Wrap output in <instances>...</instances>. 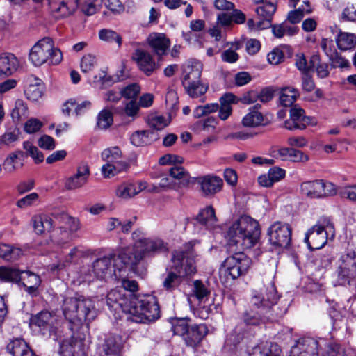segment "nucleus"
<instances>
[{
	"mask_svg": "<svg viewBox=\"0 0 356 356\" xmlns=\"http://www.w3.org/2000/svg\"><path fill=\"white\" fill-rule=\"evenodd\" d=\"M339 277L344 281L356 277V254L355 252H348L341 256L338 268Z\"/></svg>",
	"mask_w": 356,
	"mask_h": 356,
	"instance_id": "15",
	"label": "nucleus"
},
{
	"mask_svg": "<svg viewBox=\"0 0 356 356\" xmlns=\"http://www.w3.org/2000/svg\"><path fill=\"white\" fill-rule=\"evenodd\" d=\"M23 147L26 150L27 155L30 156L36 163H41L44 161V156L40 152L37 147L33 145L29 141H25L23 143Z\"/></svg>",
	"mask_w": 356,
	"mask_h": 356,
	"instance_id": "52",
	"label": "nucleus"
},
{
	"mask_svg": "<svg viewBox=\"0 0 356 356\" xmlns=\"http://www.w3.org/2000/svg\"><path fill=\"white\" fill-rule=\"evenodd\" d=\"M245 327L243 324H238L227 336L226 343L229 345L236 346L245 337Z\"/></svg>",
	"mask_w": 356,
	"mask_h": 356,
	"instance_id": "47",
	"label": "nucleus"
},
{
	"mask_svg": "<svg viewBox=\"0 0 356 356\" xmlns=\"http://www.w3.org/2000/svg\"><path fill=\"white\" fill-rule=\"evenodd\" d=\"M136 295L127 292L124 289H115L111 290L106 296V303L109 308L115 312L122 310L130 316L134 305Z\"/></svg>",
	"mask_w": 356,
	"mask_h": 356,
	"instance_id": "9",
	"label": "nucleus"
},
{
	"mask_svg": "<svg viewBox=\"0 0 356 356\" xmlns=\"http://www.w3.org/2000/svg\"><path fill=\"white\" fill-rule=\"evenodd\" d=\"M29 111L26 103L22 99H17L11 111V118L15 123H19L28 118Z\"/></svg>",
	"mask_w": 356,
	"mask_h": 356,
	"instance_id": "37",
	"label": "nucleus"
},
{
	"mask_svg": "<svg viewBox=\"0 0 356 356\" xmlns=\"http://www.w3.org/2000/svg\"><path fill=\"white\" fill-rule=\"evenodd\" d=\"M150 134L149 131H136L131 136V143L136 147L146 145L150 143V139L149 138Z\"/></svg>",
	"mask_w": 356,
	"mask_h": 356,
	"instance_id": "48",
	"label": "nucleus"
},
{
	"mask_svg": "<svg viewBox=\"0 0 356 356\" xmlns=\"http://www.w3.org/2000/svg\"><path fill=\"white\" fill-rule=\"evenodd\" d=\"M33 226L37 234L51 232L53 228V219L47 215L35 216L33 219Z\"/></svg>",
	"mask_w": 356,
	"mask_h": 356,
	"instance_id": "35",
	"label": "nucleus"
},
{
	"mask_svg": "<svg viewBox=\"0 0 356 356\" xmlns=\"http://www.w3.org/2000/svg\"><path fill=\"white\" fill-rule=\"evenodd\" d=\"M147 41L154 54L159 57L165 54L170 45V40L163 33H152L149 35Z\"/></svg>",
	"mask_w": 356,
	"mask_h": 356,
	"instance_id": "22",
	"label": "nucleus"
},
{
	"mask_svg": "<svg viewBox=\"0 0 356 356\" xmlns=\"http://www.w3.org/2000/svg\"><path fill=\"white\" fill-rule=\"evenodd\" d=\"M87 352L84 341L74 337L64 340L59 351L60 356H87Z\"/></svg>",
	"mask_w": 356,
	"mask_h": 356,
	"instance_id": "16",
	"label": "nucleus"
},
{
	"mask_svg": "<svg viewBox=\"0 0 356 356\" xmlns=\"http://www.w3.org/2000/svg\"><path fill=\"white\" fill-rule=\"evenodd\" d=\"M280 296L273 282L264 284L259 290L252 291L249 309L243 315L244 327L259 326L270 317L273 307L277 304Z\"/></svg>",
	"mask_w": 356,
	"mask_h": 356,
	"instance_id": "1",
	"label": "nucleus"
},
{
	"mask_svg": "<svg viewBox=\"0 0 356 356\" xmlns=\"http://www.w3.org/2000/svg\"><path fill=\"white\" fill-rule=\"evenodd\" d=\"M93 82L96 87L104 88L112 83V79L105 71H100L94 76Z\"/></svg>",
	"mask_w": 356,
	"mask_h": 356,
	"instance_id": "61",
	"label": "nucleus"
},
{
	"mask_svg": "<svg viewBox=\"0 0 356 356\" xmlns=\"http://www.w3.org/2000/svg\"><path fill=\"white\" fill-rule=\"evenodd\" d=\"M184 88L190 97L197 98L207 92L208 85L202 83V81H199L197 83H191L189 88Z\"/></svg>",
	"mask_w": 356,
	"mask_h": 356,
	"instance_id": "50",
	"label": "nucleus"
},
{
	"mask_svg": "<svg viewBox=\"0 0 356 356\" xmlns=\"http://www.w3.org/2000/svg\"><path fill=\"white\" fill-rule=\"evenodd\" d=\"M198 183L204 195H213L219 192L222 186V179L217 176L207 175L198 178Z\"/></svg>",
	"mask_w": 356,
	"mask_h": 356,
	"instance_id": "24",
	"label": "nucleus"
},
{
	"mask_svg": "<svg viewBox=\"0 0 356 356\" xmlns=\"http://www.w3.org/2000/svg\"><path fill=\"white\" fill-rule=\"evenodd\" d=\"M23 255L21 248L0 243V257L7 261H15Z\"/></svg>",
	"mask_w": 356,
	"mask_h": 356,
	"instance_id": "39",
	"label": "nucleus"
},
{
	"mask_svg": "<svg viewBox=\"0 0 356 356\" xmlns=\"http://www.w3.org/2000/svg\"><path fill=\"white\" fill-rule=\"evenodd\" d=\"M188 330V322L185 319L178 320L172 325V330L177 335L185 337Z\"/></svg>",
	"mask_w": 356,
	"mask_h": 356,
	"instance_id": "64",
	"label": "nucleus"
},
{
	"mask_svg": "<svg viewBox=\"0 0 356 356\" xmlns=\"http://www.w3.org/2000/svg\"><path fill=\"white\" fill-rule=\"evenodd\" d=\"M29 85L26 86L24 94L31 101L36 102L43 95L44 86L41 79L31 76L28 79Z\"/></svg>",
	"mask_w": 356,
	"mask_h": 356,
	"instance_id": "28",
	"label": "nucleus"
},
{
	"mask_svg": "<svg viewBox=\"0 0 356 356\" xmlns=\"http://www.w3.org/2000/svg\"><path fill=\"white\" fill-rule=\"evenodd\" d=\"M326 344L323 339L316 340L312 337L300 339L293 346L292 352L297 356H323L322 348Z\"/></svg>",
	"mask_w": 356,
	"mask_h": 356,
	"instance_id": "13",
	"label": "nucleus"
},
{
	"mask_svg": "<svg viewBox=\"0 0 356 356\" xmlns=\"http://www.w3.org/2000/svg\"><path fill=\"white\" fill-rule=\"evenodd\" d=\"M102 174L104 178L112 177L117 174L127 170L123 168L119 167L118 165L106 163L102 167Z\"/></svg>",
	"mask_w": 356,
	"mask_h": 356,
	"instance_id": "56",
	"label": "nucleus"
},
{
	"mask_svg": "<svg viewBox=\"0 0 356 356\" xmlns=\"http://www.w3.org/2000/svg\"><path fill=\"white\" fill-rule=\"evenodd\" d=\"M261 105L257 104L249 108V112L243 118L242 124L246 127H256L264 124V118L259 111Z\"/></svg>",
	"mask_w": 356,
	"mask_h": 356,
	"instance_id": "31",
	"label": "nucleus"
},
{
	"mask_svg": "<svg viewBox=\"0 0 356 356\" xmlns=\"http://www.w3.org/2000/svg\"><path fill=\"white\" fill-rule=\"evenodd\" d=\"M193 293L195 297L200 300L202 301L204 299L207 298V297L210 294V291L206 287V286L199 280H195L194 282V289Z\"/></svg>",
	"mask_w": 356,
	"mask_h": 356,
	"instance_id": "60",
	"label": "nucleus"
},
{
	"mask_svg": "<svg viewBox=\"0 0 356 356\" xmlns=\"http://www.w3.org/2000/svg\"><path fill=\"white\" fill-rule=\"evenodd\" d=\"M30 321L41 330L51 331L58 324V318L54 312L43 310L32 315Z\"/></svg>",
	"mask_w": 356,
	"mask_h": 356,
	"instance_id": "17",
	"label": "nucleus"
},
{
	"mask_svg": "<svg viewBox=\"0 0 356 356\" xmlns=\"http://www.w3.org/2000/svg\"><path fill=\"white\" fill-rule=\"evenodd\" d=\"M299 96L298 91L293 87H284L280 93V102L284 106H291Z\"/></svg>",
	"mask_w": 356,
	"mask_h": 356,
	"instance_id": "44",
	"label": "nucleus"
},
{
	"mask_svg": "<svg viewBox=\"0 0 356 356\" xmlns=\"http://www.w3.org/2000/svg\"><path fill=\"white\" fill-rule=\"evenodd\" d=\"M263 350V356H279L280 349L279 346L271 341H264L261 343Z\"/></svg>",
	"mask_w": 356,
	"mask_h": 356,
	"instance_id": "59",
	"label": "nucleus"
},
{
	"mask_svg": "<svg viewBox=\"0 0 356 356\" xmlns=\"http://www.w3.org/2000/svg\"><path fill=\"white\" fill-rule=\"evenodd\" d=\"M102 3L103 0H81V10L86 15H92L99 9Z\"/></svg>",
	"mask_w": 356,
	"mask_h": 356,
	"instance_id": "49",
	"label": "nucleus"
},
{
	"mask_svg": "<svg viewBox=\"0 0 356 356\" xmlns=\"http://www.w3.org/2000/svg\"><path fill=\"white\" fill-rule=\"evenodd\" d=\"M29 60L35 66H41L46 63L58 65L63 60V54L55 46L53 40L47 37L39 40L31 48Z\"/></svg>",
	"mask_w": 356,
	"mask_h": 356,
	"instance_id": "7",
	"label": "nucleus"
},
{
	"mask_svg": "<svg viewBox=\"0 0 356 356\" xmlns=\"http://www.w3.org/2000/svg\"><path fill=\"white\" fill-rule=\"evenodd\" d=\"M79 298V310L77 314V325L86 321H92L97 316V310L93 301L89 298Z\"/></svg>",
	"mask_w": 356,
	"mask_h": 356,
	"instance_id": "20",
	"label": "nucleus"
},
{
	"mask_svg": "<svg viewBox=\"0 0 356 356\" xmlns=\"http://www.w3.org/2000/svg\"><path fill=\"white\" fill-rule=\"evenodd\" d=\"M102 159L106 163L118 165L128 170L129 163L124 159L122 152L118 146L110 147L104 149L101 154Z\"/></svg>",
	"mask_w": 356,
	"mask_h": 356,
	"instance_id": "23",
	"label": "nucleus"
},
{
	"mask_svg": "<svg viewBox=\"0 0 356 356\" xmlns=\"http://www.w3.org/2000/svg\"><path fill=\"white\" fill-rule=\"evenodd\" d=\"M18 62L12 54H3L0 56V71L5 76H10L17 70Z\"/></svg>",
	"mask_w": 356,
	"mask_h": 356,
	"instance_id": "33",
	"label": "nucleus"
},
{
	"mask_svg": "<svg viewBox=\"0 0 356 356\" xmlns=\"http://www.w3.org/2000/svg\"><path fill=\"white\" fill-rule=\"evenodd\" d=\"M130 316L128 318L136 323H150L160 317V308L156 298L150 295L136 296Z\"/></svg>",
	"mask_w": 356,
	"mask_h": 356,
	"instance_id": "5",
	"label": "nucleus"
},
{
	"mask_svg": "<svg viewBox=\"0 0 356 356\" xmlns=\"http://www.w3.org/2000/svg\"><path fill=\"white\" fill-rule=\"evenodd\" d=\"M113 115L108 110H102L97 117V127L101 129H108L113 123Z\"/></svg>",
	"mask_w": 356,
	"mask_h": 356,
	"instance_id": "55",
	"label": "nucleus"
},
{
	"mask_svg": "<svg viewBox=\"0 0 356 356\" xmlns=\"http://www.w3.org/2000/svg\"><path fill=\"white\" fill-rule=\"evenodd\" d=\"M193 245L191 243H189L186 246V252L177 251L172 256L173 267L179 275H189L195 272Z\"/></svg>",
	"mask_w": 356,
	"mask_h": 356,
	"instance_id": "11",
	"label": "nucleus"
},
{
	"mask_svg": "<svg viewBox=\"0 0 356 356\" xmlns=\"http://www.w3.org/2000/svg\"><path fill=\"white\" fill-rule=\"evenodd\" d=\"M335 229L328 217H321L305 234L304 241L310 250L322 248L327 241L334 239Z\"/></svg>",
	"mask_w": 356,
	"mask_h": 356,
	"instance_id": "6",
	"label": "nucleus"
},
{
	"mask_svg": "<svg viewBox=\"0 0 356 356\" xmlns=\"http://www.w3.org/2000/svg\"><path fill=\"white\" fill-rule=\"evenodd\" d=\"M232 252L234 254L225 260L223 268L220 271V279L224 284L245 274L252 264L251 259L242 250Z\"/></svg>",
	"mask_w": 356,
	"mask_h": 356,
	"instance_id": "8",
	"label": "nucleus"
},
{
	"mask_svg": "<svg viewBox=\"0 0 356 356\" xmlns=\"http://www.w3.org/2000/svg\"><path fill=\"white\" fill-rule=\"evenodd\" d=\"M43 123L37 118H30L24 124V130L28 134H34L39 131Z\"/></svg>",
	"mask_w": 356,
	"mask_h": 356,
	"instance_id": "63",
	"label": "nucleus"
},
{
	"mask_svg": "<svg viewBox=\"0 0 356 356\" xmlns=\"http://www.w3.org/2000/svg\"><path fill=\"white\" fill-rule=\"evenodd\" d=\"M23 156L24 153L22 151H17L10 154L5 160V168L9 172L15 171L17 168V166L15 165L16 160Z\"/></svg>",
	"mask_w": 356,
	"mask_h": 356,
	"instance_id": "62",
	"label": "nucleus"
},
{
	"mask_svg": "<svg viewBox=\"0 0 356 356\" xmlns=\"http://www.w3.org/2000/svg\"><path fill=\"white\" fill-rule=\"evenodd\" d=\"M22 271L12 267H0V280L19 284Z\"/></svg>",
	"mask_w": 356,
	"mask_h": 356,
	"instance_id": "41",
	"label": "nucleus"
},
{
	"mask_svg": "<svg viewBox=\"0 0 356 356\" xmlns=\"http://www.w3.org/2000/svg\"><path fill=\"white\" fill-rule=\"evenodd\" d=\"M90 170L87 165H81L77 168L76 172L68 177L65 182L67 190H75L83 186L88 181Z\"/></svg>",
	"mask_w": 356,
	"mask_h": 356,
	"instance_id": "21",
	"label": "nucleus"
},
{
	"mask_svg": "<svg viewBox=\"0 0 356 356\" xmlns=\"http://www.w3.org/2000/svg\"><path fill=\"white\" fill-rule=\"evenodd\" d=\"M99 37L100 40L105 41L106 42H116L119 47L122 44L121 36L114 31L110 29H102L99 32Z\"/></svg>",
	"mask_w": 356,
	"mask_h": 356,
	"instance_id": "51",
	"label": "nucleus"
},
{
	"mask_svg": "<svg viewBox=\"0 0 356 356\" xmlns=\"http://www.w3.org/2000/svg\"><path fill=\"white\" fill-rule=\"evenodd\" d=\"M269 241L273 246L287 248L291 240V229L286 223L275 222L268 228Z\"/></svg>",
	"mask_w": 356,
	"mask_h": 356,
	"instance_id": "12",
	"label": "nucleus"
},
{
	"mask_svg": "<svg viewBox=\"0 0 356 356\" xmlns=\"http://www.w3.org/2000/svg\"><path fill=\"white\" fill-rule=\"evenodd\" d=\"M197 220L205 225L208 229H213L217 222L214 209L209 206L202 209L196 218Z\"/></svg>",
	"mask_w": 356,
	"mask_h": 356,
	"instance_id": "36",
	"label": "nucleus"
},
{
	"mask_svg": "<svg viewBox=\"0 0 356 356\" xmlns=\"http://www.w3.org/2000/svg\"><path fill=\"white\" fill-rule=\"evenodd\" d=\"M147 187L146 181H139L137 184L124 182L119 185L115 190V195L122 200H129Z\"/></svg>",
	"mask_w": 356,
	"mask_h": 356,
	"instance_id": "18",
	"label": "nucleus"
},
{
	"mask_svg": "<svg viewBox=\"0 0 356 356\" xmlns=\"http://www.w3.org/2000/svg\"><path fill=\"white\" fill-rule=\"evenodd\" d=\"M7 350L12 356H35L28 343L20 338L10 341L7 345Z\"/></svg>",
	"mask_w": 356,
	"mask_h": 356,
	"instance_id": "27",
	"label": "nucleus"
},
{
	"mask_svg": "<svg viewBox=\"0 0 356 356\" xmlns=\"http://www.w3.org/2000/svg\"><path fill=\"white\" fill-rule=\"evenodd\" d=\"M269 27L272 29V33L275 38H282L285 35H293L298 32V28L289 25L286 22L278 24H271Z\"/></svg>",
	"mask_w": 356,
	"mask_h": 356,
	"instance_id": "42",
	"label": "nucleus"
},
{
	"mask_svg": "<svg viewBox=\"0 0 356 356\" xmlns=\"http://www.w3.org/2000/svg\"><path fill=\"white\" fill-rule=\"evenodd\" d=\"M258 22L257 26L259 30L269 28L272 22L273 16L276 11V6L270 2H266L259 6L255 10Z\"/></svg>",
	"mask_w": 356,
	"mask_h": 356,
	"instance_id": "19",
	"label": "nucleus"
},
{
	"mask_svg": "<svg viewBox=\"0 0 356 356\" xmlns=\"http://www.w3.org/2000/svg\"><path fill=\"white\" fill-rule=\"evenodd\" d=\"M131 59L136 63L138 68L145 75L150 76L156 69V62L152 55L140 48L135 49Z\"/></svg>",
	"mask_w": 356,
	"mask_h": 356,
	"instance_id": "14",
	"label": "nucleus"
},
{
	"mask_svg": "<svg viewBox=\"0 0 356 356\" xmlns=\"http://www.w3.org/2000/svg\"><path fill=\"white\" fill-rule=\"evenodd\" d=\"M97 64V60L95 56L92 54H86L83 56L81 60V69L83 73L92 71Z\"/></svg>",
	"mask_w": 356,
	"mask_h": 356,
	"instance_id": "57",
	"label": "nucleus"
},
{
	"mask_svg": "<svg viewBox=\"0 0 356 356\" xmlns=\"http://www.w3.org/2000/svg\"><path fill=\"white\" fill-rule=\"evenodd\" d=\"M337 47L342 51L350 50L356 46V35L340 31L336 39Z\"/></svg>",
	"mask_w": 356,
	"mask_h": 356,
	"instance_id": "40",
	"label": "nucleus"
},
{
	"mask_svg": "<svg viewBox=\"0 0 356 356\" xmlns=\"http://www.w3.org/2000/svg\"><path fill=\"white\" fill-rule=\"evenodd\" d=\"M260 229L257 220L242 216L232 222L227 232L230 251L243 250L255 246L259 241Z\"/></svg>",
	"mask_w": 356,
	"mask_h": 356,
	"instance_id": "2",
	"label": "nucleus"
},
{
	"mask_svg": "<svg viewBox=\"0 0 356 356\" xmlns=\"http://www.w3.org/2000/svg\"><path fill=\"white\" fill-rule=\"evenodd\" d=\"M63 314L65 318L70 323L77 325V314L79 310L78 298H66L62 306Z\"/></svg>",
	"mask_w": 356,
	"mask_h": 356,
	"instance_id": "29",
	"label": "nucleus"
},
{
	"mask_svg": "<svg viewBox=\"0 0 356 356\" xmlns=\"http://www.w3.org/2000/svg\"><path fill=\"white\" fill-rule=\"evenodd\" d=\"M202 67L200 65H186L184 68L182 84L184 88H189L191 83L201 81Z\"/></svg>",
	"mask_w": 356,
	"mask_h": 356,
	"instance_id": "32",
	"label": "nucleus"
},
{
	"mask_svg": "<svg viewBox=\"0 0 356 356\" xmlns=\"http://www.w3.org/2000/svg\"><path fill=\"white\" fill-rule=\"evenodd\" d=\"M140 87L137 83L127 85L120 90L121 96L126 99H135L140 93Z\"/></svg>",
	"mask_w": 356,
	"mask_h": 356,
	"instance_id": "58",
	"label": "nucleus"
},
{
	"mask_svg": "<svg viewBox=\"0 0 356 356\" xmlns=\"http://www.w3.org/2000/svg\"><path fill=\"white\" fill-rule=\"evenodd\" d=\"M121 339L113 334H108L106 337L102 349L107 356L118 355L121 350Z\"/></svg>",
	"mask_w": 356,
	"mask_h": 356,
	"instance_id": "34",
	"label": "nucleus"
},
{
	"mask_svg": "<svg viewBox=\"0 0 356 356\" xmlns=\"http://www.w3.org/2000/svg\"><path fill=\"white\" fill-rule=\"evenodd\" d=\"M20 131L17 128H10L0 136V147H10L19 139Z\"/></svg>",
	"mask_w": 356,
	"mask_h": 356,
	"instance_id": "43",
	"label": "nucleus"
},
{
	"mask_svg": "<svg viewBox=\"0 0 356 356\" xmlns=\"http://www.w3.org/2000/svg\"><path fill=\"white\" fill-rule=\"evenodd\" d=\"M51 239L58 245L63 246L72 240V235L63 226L54 230Z\"/></svg>",
	"mask_w": 356,
	"mask_h": 356,
	"instance_id": "45",
	"label": "nucleus"
},
{
	"mask_svg": "<svg viewBox=\"0 0 356 356\" xmlns=\"http://www.w3.org/2000/svg\"><path fill=\"white\" fill-rule=\"evenodd\" d=\"M149 126L156 130H161L167 127L170 122V116H163L156 113H152L147 117Z\"/></svg>",
	"mask_w": 356,
	"mask_h": 356,
	"instance_id": "46",
	"label": "nucleus"
},
{
	"mask_svg": "<svg viewBox=\"0 0 356 356\" xmlns=\"http://www.w3.org/2000/svg\"><path fill=\"white\" fill-rule=\"evenodd\" d=\"M290 118L297 124H302L304 125V129H305L307 125L316 124V119L306 116L305 115V111L297 105L290 109Z\"/></svg>",
	"mask_w": 356,
	"mask_h": 356,
	"instance_id": "38",
	"label": "nucleus"
},
{
	"mask_svg": "<svg viewBox=\"0 0 356 356\" xmlns=\"http://www.w3.org/2000/svg\"><path fill=\"white\" fill-rule=\"evenodd\" d=\"M141 232L136 230L132 233L135 241L133 247L125 248L120 252L122 261L124 264L137 265L147 257H153L156 254L168 251L166 243L158 237H140Z\"/></svg>",
	"mask_w": 356,
	"mask_h": 356,
	"instance_id": "3",
	"label": "nucleus"
},
{
	"mask_svg": "<svg viewBox=\"0 0 356 356\" xmlns=\"http://www.w3.org/2000/svg\"><path fill=\"white\" fill-rule=\"evenodd\" d=\"M170 176L178 181L179 188H186L194 183V178L181 165H174L169 170Z\"/></svg>",
	"mask_w": 356,
	"mask_h": 356,
	"instance_id": "30",
	"label": "nucleus"
},
{
	"mask_svg": "<svg viewBox=\"0 0 356 356\" xmlns=\"http://www.w3.org/2000/svg\"><path fill=\"white\" fill-rule=\"evenodd\" d=\"M124 265L125 264L122 261L120 253L118 255L111 254L96 259L91 268L87 270L83 268L82 273L85 275V281L91 282L94 278L106 281L118 278Z\"/></svg>",
	"mask_w": 356,
	"mask_h": 356,
	"instance_id": "4",
	"label": "nucleus"
},
{
	"mask_svg": "<svg viewBox=\"0 0 356 356\" xmlns=\"http://www.w3.org/2000/svg\"><path fill=\"white\" fill-rule=\"evenodd\" d=\"M207 327L204 324L191 325L184 337V341L188 346L195 347L207 334Z\"/></svg>",
	"mask_w": 356,
	"mask_h": 356,
	"instance_id": "25",
	"label": "nucleus"
},
{
	"mask_svg": "<svg viewBox=\"0 0 356 356\" xmlns=\"http://www.w3.org/2000/svg\"><path fill=\"white\" fill-rule=\"evenodd\" d=\"M60 218L64 224L63 227L66 228L72 235L79 229V222L76 218H72L66 213H62Z\"/></svg>",
	"mask_w": 356,
	"mask_h": 356,
	"instance_id": "54",
	"label": "nucleus"
},
{
	"mask_svg": "<svg viewBox=\"0 0 356 356\" xmlns=\"http://www.w3.org/2000/svg\"><path fill=\"white\" fill-rule=\"evenodd\" d=\"M77 0H54L50 3L51 10L56 17H66L72 14L77 8Z\"/></svg>",
	"mask_w": 356,
	"mask_h": 356,
	"instance_id": "26",
	"label": "nucleus"
},
{
	"mask_svg": "<svg viewBox=\"0 0 356 356\" xmlns=\"http://www.w3.org/2000/svg\"><path fill=\"white\" fill-rule=\"evenodd\" d=\"M40 282L38 275L31 271L24 270L22 271L19 284H22L24 286L29 285L40 286Z\"/></svg>",
	"mask_w": 356,
	"mask_h": 356,
	"instance_id": "53",
	"label": "nucleus"
},
{
	"mask_svg": "<svg viewBox=\"0 0 356 356\" xmlns=\"http://www.w3.org/2000/svg\"><path fill=\"white\" fill-rule=\"evenodd\" d=\"M300 189L303 195L311 198L333 196L337 193V187L334 184L323 179L303 182Z\"/></svg>",
	"mask_w": 356,
	"mask_h": 356,
	"instance_id": "10",
	"label": "nucleus"
}]
</instances>
